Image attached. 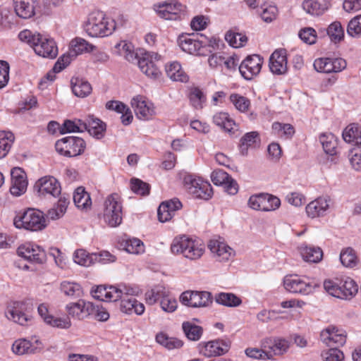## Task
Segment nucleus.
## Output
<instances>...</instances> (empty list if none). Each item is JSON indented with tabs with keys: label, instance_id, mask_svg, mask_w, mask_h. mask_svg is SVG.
I'll return each instance as SVG.
<instances>
[{
	"label": "nucleus",
	"instance_id": "nucleus-39",
	"mask_svg": "<svg viewBox=\"0 0 361 361\" xmlns=\"http://www.w3.org/2000/svg\"><path fill=\"white\" fill-rule=\"evenodd\" d=\"M319 141L327 154L332 156L336 154L338 142L334 134L331 133H323L319 137Z\"/></svg>",
	"mask_w": 361,
	"mask_h": 361
},
{
	"label": "nucleus",
	"instance_id": "nucleus-11",
	"mask_svg": "<svg viewBox=\"0 0 361 361\" xmlns=\"http://www.w3.org/2000/svg\"><path fill=\"white\" fill-rule=\"evenodd\" d=\"M86 145L79 137L69 136L58 140L55 144L56 150L61 155L73 157L83 153Z\"/></svg>",
	"mask_w": 361,
	"mask_h": 361
},
{
	"label": "nucleus",
	"instance_id": "nucleus-26",
	"mask_svg": "<svg viewBox=\"0 0 361 361\" xmlns=\"http://www.w3.org/2000/svg\"><path fill=\"white\" fill-rule=\"evenodd\" d=\"M269 69L273 74L284 75L287 73V57L285 49L274 51L269 58Z\"/></svg>",
	"mask_w": 361,
	"mask_h": 361
},
{
	"label": "nucleus",
	"instance_id": "nucleus-63",
	"mask_svg": "<svg viewBox=\"0 0 361 361\" xmlns=\"http://www.w3.org/2000/svg\"><path fill=\"white\" fill-rule=\"evenodd\" d=\"M264 200L263 204L264 212H271L277 209L281 205V200L276 196L264 193Z\"/></svg>",
	"mask_w": 361,
	"mask_h": 361
},
{
	"label": "nucleus",
	"instance_id": "nucleus-53",
	"mask_svg": "<svg viewBox=\"0 0 361 361\" xmlns=\"http://www.w3.org/2000/svg\"><path fill=\"white\" fill-rule=\"evenodd\" d=\"M225 39L234 48L243 47L247 42V37L245 35L238 32L228 31L225 35Z\"/></svg>",
	"mask_w": 361,
	"mask_h": 361
},
{
	"label": "nucleus",
	"instance_id": "nucleus-9",
	"mask_svg": "<svg viewBox=\"0 0 361 361\" xmlns=\"http://www.w3.org/2000/svg\"><path fill=\"white\" fill-rule=\"evenodd\" d=\"M177 42L180 48L190 54L206 56L212 52L210 45L202 44L199 34H183L178 37Z\"/></svg>",
	"mask_w": 361,
	"mask_h": 361
},
{
	"label": "nucleus",
	"instance_id": "nucleus-44",
	"mask_svg": "<svg viewBox=\"0 0 361 361\" xmlns=\"http://www.w3.org/2000/svg\"><path fill=\"white\" fill-rule=\"evenodd\" d=\"M303 10L312 16L322 15L327 9V6L320 4L316 0H305L302 4Z\"/></svg>",
	"mask_w": 361,
	"mask_h": 361
},
{
	"label": "nucleus",
	"instance_id": "nucleus-52",
	"mask_svg": "<svg viewBox=\"0 0 361 361\" xmlns=\"http://www.w3.org/2000/svg\"><path fill=\"white\" fill-rule=\"evenodd\" d=\"M85 126L84 119L66 120L63 124L61 132L63 133L84 132Z\"/></svg>",
	"mask_w": 361,
	"mask_h": 361
},
{
	"label": "nucleus",
	"instance_id": "nucleus-64",
	"mask_svg": "<svg viewBox=\"0 0 361 361\" xmlns=\"http://www.w3.org/2000/svg\"><path fill=\"white\" fill-rule=\"evenodd\" d=\"M125 250L128 253L137 255L144 252V244L137 238L130 239L126 242Z\"/></svg>",
	"mask_w": 361,
	"mask_h": 361
},
{
	"label": "nucleus",
	"instance_id": "nucleus-50",
	"mask_svg": "<svg viewBox=\"0 0 361 361\" xmlns=\"http://www.w3.org/2000/svg\"><path fill=\"white\" fill-rule=\"evenodd\" d=\"M340 261L345 267L348 268L355 267L358 262L356 253L351 247H346L341 250Z\"/></svg>",
	"mask_w": 361,
	"mask_h": 361
},
{
	"label": "nucleus",
	"instance_id": "nucleus-25",
	"mask_svg": "<svg viewBox=\"0 0 361 361\" xmlns=\"http://www.w3.org/2000/svg\"><path fill=\"white\" fill-rule=\"evenodd\" d=\"M43 348L41 341L37 338L32 341L25 338L16 340L12 345V350L15 354H32L39 352Z\"/></svg>",
	"mask_w": 361,
	"mask_h": 361
},
{
	"label": "nucleus",
	"instance_id": "nucleus-23",
	"mask_svg": "<svg viewBox=\"0 0 361 361\" xmlns=\"http://www.w3.org/2000/svg\"><path fill=\"white\" fill-rule=\"evenodd\" d=\"M11 185L10 192L11 195L18 197L24 194L27 188V180L25 171L19 167L13 168L11 172Z\"/></svg>",
	"mask_w": 361,
	"mask_h": 361
},
{
	"label": "nucleus",
	"instance_id": "nucleus-27",
	"mask_svg": "<svg viewBox=\"0 0 361 361\" xmlns=\"http://www.w3.org/2000/svg\"><path fill=\"white\" fill-rule=\"evenodd\" d=\"M133 295L124 294L119 298L121 300L120 310L126 314L135 313L137 315H142L145 310V305L133 298Z\"/></svg>",
	"mask_w": 361,
	"mask_h": 361
},
{
	"label": "nucleus",
	"instance_id": "nucleus-45",
	"mask_svg": "<svg viewBox=\"0 0 361 361\" xmlns=\"http://www.w3.org/2000/svg\"><path fill=\"white\" fill-rule=\"evenodd\" d=\"M71 84L73 94L78 97H85L92 92L91 85L87 81L76 78L75 82L71 80Z\"/></svg>",
	"mask_w": 361,
	"mask_h": 361
},
{
	"label": "nucleus",
	"instance_id": "nucleus-22",
	"mask_svg": "<svg viewBox=\"0 0 361 361\" xmlns=\"http://www.w3.org/2000/svg\"><path fill=\"white\" fill-rule=\"evenodd\" d=\"M131 105L140 119L149 120L155 114L153 104L143 96L134 97L131 100Z\"/></svg>",
	"mask_w": 361,
	"mask_h": 361
},
{
	"label": "nucleus",
	"instance_id": "nucleus-29",
	"mask_svg": "<svg viewBox=\"0 0 361 361\" xmlns=\"http://www.w3.org/2000/svg\"><path fill=\"white\" fill-rule=\"evenodd\" d=\"M331 199L328 196H323L312 201L306 206V212L309 217L316 218L326 214L329 208Z\"/></svg>",
	"mask_w": 361,
	"mask_h": 361
},
{
	"label": "nucleus",
	"instance_id": "nucleus-57",
	"mask_svg": "<svg viewBox=\"0 0 361 361\" xmlns=\"http://www.w3.org/2000/svg\"><path fill=\"white\" fill-rule=\"evenodd\" d=\"M160 305L163 311L166 312H173L178 307L177 300L171 295L169 294L166 290H164V295L160 300Z\"/></svg>",
	"mask_w": 361,
	"mask_h": 361
},
{
	"label": "nucleus",
	"instance_id": "nucleus-12",
	"mask_svg": "<svg viewBox=\"0 0 361 361\" xmlns=\"http://www.w3.org/2000/svg\"><path fill=\"white\" fill-rule=\"evenodd\" d=\"M154 9L160 18L165 20H180L185 16V6L176 1L154 5Z\"/></svg>",
	"mask_w": 361,
	"mask_h": 361
},
{
	"label": "nucleus",
	"instance_id": "nucleus-13",
	"mask_svg": "<svg viewBox=\"0 0 361 361\" xmlns=\"http://www.w3.org/2000/svg\"><path fill=\"white\" fill-rule=\"evenodd\" d=\"M160 59L161 56L157 53H145L142 58L137 59L138 67L147 77L157 79L161 75L158 64Z\"/></svg>",
	"mask_w": 361,
	"mask_h": 361
},
{
	"label": "nucleus",
	"instance_id": "nucleus-10",
	"mask_svg": "<svg viewBox=\"0 0 361 361\" xmlns=\"http://www.w3.org/2000/svg\"><path fill=\"white\" fill-rule=\"evenodd\" d=\"M183 182L188 192L195 198L207 200L212 197V187L208 181L192 175H186L184 176Z\"/></svg>",
	"mask_w": 361,
	"mask_h": 361
},
{
	"label": "nucleus",
	"instance_id": "nucleus-30",
	"mask_svg": "<svg viewBox=\"0 0 361 361\" xmlns=\"http://www.w3.org/2000/svg\"><path fill=\"white\" fill-rule=\"evenodd\" d=\"M208 247L213 254L214 257L219 262H226L234 255L231 247L224 243L216 240H211L209 242Z\"/></svg>",
	"mask_w": 361,
	"mask_h": 361
},
{
	"label": "nucleus",
	"instance_id": "nucleus-2",
	"mask_svg": "<svg viewBox=\"0 0 361 361\" xmlns=\"http://www.w3.org/2000/svg\"><path fill=\"white\" fill-rule=\"evenodd\" d=\"M83 28L90 37H104L113 33L116 29V23L106 17L103 12L95 11L88 15Z\"/></svg>",
	"mask_w": 361,
	"mask_h": 361
},
{
	"label": "nucleus",
	"instance_id": "nucleus-5",
	"mask_svg": "<svg viewBox=\"0 0 361 361\" xmlns=\"http://www.w3.org/2000/svg\"><path fill=\"white\" fill-rule=\"evenodd\" d=\"M13 224L17 228L38 231L47 226V221L43 212L35 209H28L14 218Z\"/></svg>",
	"mask_w": 361,
	"mask_h": 361
},
{
	"label": "nucleus",
	"instance_id": "nucleus-17",
	"mask_svg": "<svg viewBox=\"0 0 361 361\" xmlns=\"http://www.w3.org/2000/svg\"><path fill=\"white\" fill-rule=\"evenodd\" d=\"M314 69L319 73H338L346 68L345 60L341 58H319L314 61Z\"/></svg>",
	"mask_w": 361,
	"mask_h": 361
},
{
	"label": "nucleus",
	"instance_id": "nucleus-19",
	"mask_svg": "<svg viewBox=\"0 0 361 361\" xmlns=\"http://www.w3.org/2000/svg\"><path fill=\"white\" fill-rule=\"evenodd\" d=\"M290 342L283 338L275 337L265 338L262 343V348H265L268 359H272L275 355H281L289 349Z\"/></svg>",
	"mask_w": 361,
	"mask_h": 361
},
{
	"label": "nucleus",
	"instance_id": "nucleus-54",
	"mask_svg": "<svg viewBox=\"0 0 361 361\" xmlns=\"http://www.w3.org/2000/svg\"><path fill=\"white\" fill-rule=\"evenodd\" d=\"M44 322L52 327L63 329H68L71 326V322L69 317H56L51 315L45 317Z\"/></svg>",
	"mask_w": 361,
	"mask_h": 361
},
{
	"label": "nucleus",
	"instance_id": "nucleus-41",
	"mask_svg": "<svg viewBox=\"0 0 361 361\" xmlns=\"http://www.w3.org/2000/svg\"><path fill=\"white\" fill-rule=\"evenodd\" d=\"M182 328L185 335L190 341L200 340L203 333L202 328L192 322H184Z\"/></svg>",
	"mask_w": 361,
	"mask_h": 361
},
{
	"label": "nucleus",
	"instance_id": "nucleus-56",
	"mask_svg": "<svg viewBox=\"0 0 361 361\" xmlns=\"http://www.w3.org/2000/svg\"><path fill=\"white\" fill-rule=\"evenodd\" d=\"M230 101L235 109L242 113L247 112L250 106V101L248 98L238 94H232Z\"/></svg>",
	"mask_w": 361,
	"mask_h": 361
},
{
	"label": "nucleus",
	"instance_id": "nucleus-60",
	"mask_svg": "<svg viewBox=\"0 0 361 361\" xmlns=\"http://www.w3.org/2000/svg\"><path fill=\"white\" fill-rule=\"evenodd\" d=\"M165 288L161 286L154 287L145 293V300L149 305H154L164 295Z\"/></svg>",
	"mask_w": 361,
	"mask_h": 361
},
{
	"label": "nucleus",
	"instance_id": "nucleus-21",
	"mask_svg": "<svg viewBox=\"0 0 361 361\" xmlns=\"http://www.w3.org/2000/svg\"><path fill=\"white\" fill-rule=\"evenodd\" d=\"M230 345L224 340H214L199 344L200 353L207 357L219 356L228 351Z\"/></svg>",
	"mask_w": 361,
	"mask_h": 361
},
{
	"label": "nucleus",
	"instance_id": "nucleus-28",
	"mask_svg": "<svg viewBox=\"0 0 361 361\" xmlns=\"http://www.w3.org/2000/svg\"><path fill=\"white\" fill-rule=\"evenodd\" d=\"M181 207L182 203L177 198L163 202L157 210L159 220L161 222H166L171 220L175 215V212Z\"/></svg>",
	"mask_w": 361,
	"mask_h": 361
},
{
	"label": "nucleus",
	"instance_id": "nucleus-1",
	"mask_svg": "<svg viewBox=\"0 0 361 361\" xmlns=\"http://www.w3.org/2000/svg\"><path fill=\"white\" fill-rule=\"evenodd\" d=\"M20 41L27 43L35 52L44 58L54 59L58 54V47L54 40L39 33L24 30L18 34Z\"/></svg>",
	"mask_w": 361,
	"mask_h": 361
},
{
	"label": "nucleus",
	"instance_id": "nucleus-58",
	"mask_svg": "<svg viewBox=\"0 0 361 361\" xmlns=\"http://www.w3.org/2000/svg\"><path fill=\"white\" fill-rule=\"evenodd\" d=\"M189 97L192 106L197 109H202L206 101L205 95L198 87H194L191 90Z\"/></svg>",
	"mask_w": 361,
	"mask_h": 361
},
{
	"label": "nucleus",
	"instance_id": "nucleus-34",
	"mask_svg": "<svg viewBox=\"0 0 361 361\" xmlns=\"http://www.w3.org/2000/svg\"><path fill=\"white\" fill-rule=\"evenodd\" d=\"M37 4L35 0H14L15 12L20 18H30L35 13Z\"/></svg>",
	"mask_w": 361,
	"mask_h": 361
},
{
	"label": "nucleus",
	"instance_id": "nucleus-62",
	"mask_svg": "<svg viewBox=\"0 0 361 361\" xmlns=\"http://www.w3.org/2000/svg\"><path fill=\"white\" fill-rule=\"evenodd\" d=\"M15 16L11 10L6 7L0 8V25L4 27H11L16 23Z\"/></svg>",
	"mask_w": 361,
	"mask_h": 361
},
{
	"label": "nucleus",
	"instance_id": "nucleus-16",
	"mask_svg": "<svg viewBox=\"0 0 361 361\" xmlns=\"http://www.w3.org/2000/svg\"><path fill=\"white\" fill-rule=\"evenodd\" d=\"M263 59L259 55L247 56L239 65L238 70L245 80H251L257 75L262 68Z\"/></svg>",
	"mask_w": 361,
	"mask_h": 361
},
{
	"label": "nucleus",
	"instance_id": "nucleus-42",
	"mask_svg": "<svg viewBox=\"0 0 361 361\" xmlns=\"http://www.w3.org/2000/svg\"><path fill=\"white\" fill-rule=\"evenodd\" d=\"M71 51L73 56H77L84 52H90L95 49V47L82 38H75L71 42Z\"/></svg>",
	"mask_w": 361,
	"mask_h": 361
},
{
	"label": "nucleus",
	"instance_id": "nucleus-18",
	"mask_svg": "<svg viewBox=\"0 0 361 361\" xmlns=\"http://www.w3.org/2000/svg\"><path fill=\"white\" fill-rule=\"evenodd\" d=\"M93 303L84 300H79L75 302H70L66 306V310L68 314V317L79 321L91 317Z\"/></svg>",
	"mask_w": 361,
	"mask_h": 361
},
{
	"label": "nucleus",
	"instance_id": "nucleus-61",
	"mask_svg": "<svg viewBox=\"0 0 361 361\" xmlns=\"http://www.w3.org/2000/svg\"><path fill=\"white\" fill-rule=\"evenodd\" d=\"M298 36L302 42L308 44H314L317 38L315 30L310 27L301 29L298 33Z\"/></svg>",
	"mask_w": 361,
	"mask_h": 361
},
{
	"label": "nucleus",
	"instance_id": "nucleus-20",
	"mask_svg": "<svg viewBox=\"0 0 361 361\" xmlns=\"http://www.w3.org/2000/svg\"><path fill=\"white\" fill-rule=\"evenodd\" d=\"M34 188L39 196L56 197L60 195L61 190L59 182L54 177L49 176L39 178L35 183Z\"/></svg>",
	"mask_w": 361,
	"mask_h": 361
},
{
	"label": "nucleus",
	"instance_id": "nucleus-15",
	"mask_svg": "<svg viewBox=\"0 0 361 361\" xmlns=\"http://www.w3.org/2000/svg\"><path fill=\"white\" fill-rule=\"evenodd\" d=\"M180 301L188 307H207L212 303V297L207 291H185L180 295Z\"/></svg>",
	"mask_w": 361,
	"mask_h": 361
},
{
	"label": "nucleus",
	"instance_id": "nucleus-47",
	"mask_svg": "<svg viewBox=\"0 0 361 361\" xmlns=\"http://www.w3.org/2000/svg\"><path fill=\"white\" fill-rule=\"evenodd\" d=\"M214 299L218 304L227 307H238L242 302L240 298L231 293H218Z\"/></svg>",
	"mask_w": 361,
	"mask_h": 361
},
{
	"label": "nucleus",
	"instance_id": "nucleus-6",
	"mask_svg": "<svg viewBox=\"0 0 361 361\" xmlns=\"http://www.w3.org/2000/svg\"><path fill=\"white\" fill-rule=\"evenodd\" d=\"M139 288L125 283L118 286H99L93 293V297L106 302H116L123 295H138Z\"/></svg>",
	"mask_w": 361,
	"mask_h": 361
},
{
	"label": "nucleus",
	"instance_id": "nucleus-35",
	"mask_svg": "<svg viewBox=\"0 0 361 361\" xmlns=\"http://www.w3.org/2000/svg\"><path fill=\"white\" fill-rule=\"evenodd\" d=\"M166 73L169 78L174 81L185 82L188 81V75L183 70L180 64L173 61L166 66Z\"/></svg>",
	"mask_w": 361,
	"mask_h": 361
},
{
	"label": "nucleus",
	"instance_id": "nucleus-59",
	"mask_svg": "<svg viewBox=\"0 0 361 361\" xmlns=\"http://www.w3.org/2000/svg\"><path fill=\"white\" fill-rule=\"evenodd\" d=\"M347 34L354 38L361 37V15L355 16L349 21Z\"/></svg>",
	"mask_w": 361,
	"mask_h": 361
},
{
	"label": "nucleus",
	"instance_id": "nucleus-14",
	"mask_svg": "<svg viewBox=\"0 0 361 361\" xmlns=\"http://www.w3.org/2000/svg\"><path fill=\"white\" fill-rule=\"evenodd\" d=\"M17 253L18 256L32 263L43 264L47 259L44 249L32 243H25L20 245L18 247Z\"/></svg>",
	"mask_w": 361,
	"mask_h": 361
},
{
	"label": "nucleus",
	"instance_id": "nucleus-24",
	"mask_svg": "<svg viewBox=\"0 0 361 361\" xmlns=\"http://www.w3.org/2000/svg\"><path fill=\"white\" fill-rule=\"evenodd\" d=\"M322 341L329 346H340L346 342L345 331L333 326L324 329L320 334Z\"/></svg>",
	"mask_w": 361,
	"mask_h": 361
},
{
	"label": "nucleus",
	"instance_id": "nucleus-43",
	"mask_svg": "<svg viewBox=\"0 0 361 361\" xmlns=\"http://www.w3.org/2000/svg\"><path fill=\"white\" fill-rule=\"evenodd\" d=\"M156 341L168 350L180 348L183 345V342L180 340L173 337H169L163 332L157 334Z\"/></svg>",
	"mask_w": 361,
	"mask_h": 361
},
{
	"label": "nucleus",
	"instance_id": "nucleus-51",
	"mask_svg": "<svg viewBox=\"0 0 361 361\" xmlns=\"http://www.w3.org/2000/svg\"><path fill=\"white\" fill-rule=\"evenodd\" d=\"M327 34L331 41L334 43L342 41L345 35L344 29L339 21H334L329 25Z\"/></svg>",
	"mask_w": 361,
	"mask_h": 361
},
{
	"label": "nucleus",
	"instance_id": "nucleus-55",
	"mask_svg": "<svg viewBox=\"0 0 361 361\" xmlns=\"http://www.w3.org/2000/svg\"><path fill=\"white\" fill-rule=\"evenodd\" d=\"M61 290L66 295L71 297H80L82 294L80 285L73 282H62L61 283Z\"/></svg>",
	"mask_w": 361,
	"mask_h": 361
},
{
	"label": "nucleus",
	"instance_id": "nucleus-49",
	"mask_svg": "<svg viewBox=\"0 0 361 361\" xmlns=\"http://www.w3.org/2000/svg\"><path fill=\"white\" fill-rule=\"evenodd\" d=\"M14 135L11 132L0 131V159L7 155L14 142Z\"/></svg>",
	"mask_w": 361,
	"mask_h": 361
},
{
	"label": "nucleus",
	"instance_id": "nucleus-40",
	"mask_svg": "<svg viewBox=\"0 0 361 361\" xmlns=\"http://www.w3.org/2000/svg\"><path fill=\"white\" fill-rule=\"evenodd\" d=\"M73 201L75 206L82 209H86L90 207L92 201L89 193L82 187L76 189L73 194Z\"/></svg>",
	"mask_w": 361,
	"mask_h": 361
},
{
	"label": "nucleus",
	"instance_id": "nucleus-46",
	"mask_svg": "<svg viewBox=\"0 0 361 361\" xmlns=\"http://www.w3.org/2000/svg\"><path fill=\"white\" fill-rule=\"evenodd\" d=\"M97 259V254H89L83 249L77 250L73 254L74 262L83 267H90Z\"/></svg>",
	"mask_w": 361,
	"mask_h": 361
},
{
	"label": "nucleus",
	"instance_id": "nucleus-4",
	"mask_svg": "<svg viewBox=\"0 0 361 361\" xmlns=\"http://www.w3.org/2000/svg\"><path fill=\"white\" fill-rule=\"evenodd\" d=\"M324 288L329 295L342 300H350L358 292L357 284L349 277L326 279L324 281Z\"/></svg>",
	"mask_w": 361,
	"mask_h": 361
},
{
	"label": "nucleus",
	"instance_id": "nucleus-7",
	"mask_svg": "<svg viewBox=\"0 0 361 361\" xmlns=\"http://www.w3.org/2000/svg\"><path fill=\"white\" fill-rule=\"evenodd\" d=\"M123 207L119 195L116 193L109 195L104 203V219L111 227H116L122 222Z\"/></svg>",
	"mask_w": 361,
	"mask_h": 361
},
{
	"label": "nucleus",
	"instance_id": "nucleus-3",
	"mask_svg": "<svg viewBox=\"0 0 361 361\" xmlns=\"http://www.w3.org/2000/svg\"><path fill=\"white\" fill-rule=\"evenodd\" d=\"M171 250L173 254H181L189 259L195 260L202 256L204 245L200 240L182 235L173 239L171 245Z\"/></svg>",
	"mask_w": 361,
	"mask_h": 361
},
{
	"label": "nucleus",
	"instance_id": "nucleus-36",
	"mask_svg": "<svg viewBox=\"0 0 361 361\" xmlns=\"http://www.w3.org/2000/svg\"><path fill=\"white\" fill-rule=\"evenodd\" d=\"M260 142L259 133L257 131H252L245 133L240 140V151L243 155H246L250 147H254Z\"/></svg>",
	"mask_w": 361,
	"mask_h": 361
},
{
	"label": "nucleus",
	"instance_id": "nucleus-33",
	"mask_svg": "<svg viewBox=\"0 0 361 361\" xmlns=\"http://www.w3.org/2000/svg\"><path fill=\"white\" fill-rule=\"evenodd\" d=\"M298 250L305 262L318 263L323 258V251L319 246L303 243L300 245Z\"/></svg>",
	"mask_w": 361,
	"mask_h": 361
},
{
	"label": "nucleus",
	"instance_id": "nucleus-32",
	"mask_svg": "<svg viewBox=\"0 0 361 361\" xmlns=\"http://www.w3.org/2000/svg\"><path fill=\"white\" fill-rule=\"evenodd\" d=\"M84 123L86 126L85 130H87L90 135L97 139H101L104 136L106 124L100 119L89 115L84 118Z\"/></svg>",
	"mask_w": 361,
	"mask_h": 361
},
{
	"label": "nucleus",
	"instance_id": "nucleus-8",
	"mask_svg": "<svg viewBox=\"0 0 361 361\" xmlns=\"http://www.w3.org/2000/svg\"><path fill=\"white\" fill-rule=\"evenodd\" d=\"M283 286L290 293L308 295L319 286V283L306 276H289L285 277Z\"/></svg>",
	"mask_w": 361,
	"mask_h": 361
},
{
	"label": "nucleus",
	"instance_id": "nucleus-31",
	"mask_svg": "<svg viewBox=\"0 0 361 361\" xmlns=\"http://www.w3.org/2000/svg\"><path fill=\"white\" fill-rule=\"evenodd\" d=\"M25 304L22 302H15L13 306L8 308L6 317L20 325H27L31 318L25 313Z\"/></svg>",
	"mask_w": 361,
	"mask_h": 361
},
{
	"label": "nucleus",
	"instance_id": "nucleus-37",
	"mask_svg": "<svg viewBox=\"0 0 361 361\" xmlns=\"http://www.w3.org/2000/svg\"><path fill=\"white\" fill-rule=\"evenodd\" d=\"M343 138L346 142L361 145V126L355 123L349 125L343 132Z\"/></svg>",
	"mask_w": 361,
	"mask_h": 361
},
{
	"label": "nucleus",
	"instance_id": "nucleus-48",
	"mask_svg": "<svg viewBox=\"0 0 361 361\" xmlns=\"http://www.w3.org/2000/svg\"><path fill=\"white\" fill-rule=\"evenodd\" d=\"M69 201L63 197L60 198L56 204L47 212V217L51 220H56L62 217L66 212Z\"/></svg>",
	"mask_w": 361,
	"mask_h": 361
},
{
	"label": "nucleus",
	"instance_id": "nucleus-38",
	"mask_svg": "<svg viewBox=\"0 0 361 361\" xmlns=\"http://www.w3.org/2000/svg\"><path fill=\"white\" fill-rule=\"evenodd\" d=\"M213 122L229 133H233V127L235 126V121L226 112H219L214 114Z\"/></svg>",
	"mask_w": 361,
	"mask_h": 361
}]
</instances>
